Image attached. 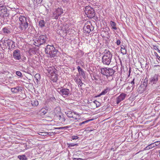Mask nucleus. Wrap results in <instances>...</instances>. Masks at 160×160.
<instances>
[{
    "label": "nucleus",
    "instance_id": "obj_32",
    "mask_svg": "<svg viewBox=\"0 0 160 160\" xmlns=\"http://www.w3.org/2000/svg\"><path fill=\"white\" fill-rule=\"evenodd\" d=\"M18 158L20 159V160H26L27 159V158L25 155H19L18 156Z\"/></svg>",
    "mask_w": 160,
    "mask_h": 160
},
{
    "label": "nucleus",
    "instance_id": "obj_52",
    "mask_svg": "<svg viewBox=\"0 0 160 160\" xmlns=\"http://www.w3.org/2000/svg\"><path fill=\"white\" fill-rule=\"evenodd\" d=\"M157 58H158L159 61H160V56L159 55L158 57H157Z\"/></svg>",
    "mask_w": 160,
    "mask_h": 160
},
{
    "label": "nucleus",
    "instance_id": "obj_54",
    "mask_svg": "<svg viewBox=\"0 0 160 160\" xmlns=\"http://www.w3.org/2000/svg\"><path fill=\"white\" fill-rule=\"evenodd\" d=\"M157 48H158V47L156 46H154V49H155V50H157Z\"/></svg>",
    "mask_w": 160,
    "mask_h": 160
},
{
    "label": "nucleus",
    "instance_id": "obj_4",
    "mask_svg": "<svg viewBox=\"0 0 160 160\" xmlns=\"http://www.w3.org/2000/svg\"><path fill=\"white\" fill-rule=\"evenodd\" d=\"M159 75L158 74H155L149 79L148 85L150 86H152L154 89H157L159 87L158 84V81Z\"/></svg>",
    "mask_w": 160,
    "mask_h": 160
},
{
    "label": "nucleus",
    "instance_id": "obj_59",
    "mask_svg": "<svg viewBox=\"0 0 160 160\" xmlns=\"http://www.w3.org/2000/svg\"><path fill=\"white\" fill-rule=\"evenodd\" d=\"M157 62H158V63H159L160 62L159 61H158V60H157Z\"/></svg>",
    "mask_w": 160,
    "mask_h": 160
},
{
    "label": "nucleus",
    "instance_id": "obj_35",
    "mask_svg": "<svg viewBox=\"0 0 160 160\" xmlns=\"http://www.w3.org/2000/svg\"><path fill=\"white\" fill-rule=\"evenodd\" d=\"M32 141V142L33 144H34L33 146L35 145V147H37L38 146L39 144L38 143L36 142H35V141Z\"/></svg>",
    "mask_w": 160,
    "mask_h": 160
},
{
    "label": "nucleus",
    "instance_id": "obj_51",
    "mask_svg": "<svg viewBox=\"0 0 160 160\" xmlns=\"http://www.w3.org/2000/svg\"><path fill=\"white\" fill-rule=\"evenodd\" d=\"M134 79H133V80L131 82V83L132 84H134Z\"/></svg>",
    "mask_w": 160,
    "mask_h": 160
},
{
    "label": "nucleus",
    "instance_id": "obj_34",
    "mask_svg": "<svg viewBox=\"0 0 160 160\" xmlns=\"http://www.w3.org/2000/svg\"><path fill=\"white\" fill-rule=\"evenodd\" d=\"M78 83L80 85V87H81L82 85L83 84V83L82 82L81 80L79 79L78 80H77Z\"/></svg>",
    "mask_w": 160,
    "mask_h": 160
},
{
    "label": "nucleus",
    "instance_id": "obj_55",
    "mask_svg": "<svg viewBox=\"0 0 160 160\" xmlns=\"http://www.w3.org/2000/svg\"><path fill=\"white\" fill-rule=\"evenodd\" d=\"M140 64H141V66L142 67V66L143 65V64H142L141 63V62H140Z\"/></svg>",
    "mask_w": 160,
    "mask_h": 160
},
{
    "label": "nucleus",
    "instance_id": "obj_22",
    "mask_svg": "<svg viewBox=\"0 0 160 160\" xmlns=\"http://www.w3.org/2000/svg\"><path fill=\"white\" fill-rule=\"evenodd\" d=\"M121 51L123 54H125L127 53L126 50L124 45H122L121 47Z\"/></svg>",
    "mask_w": 160,
    "mask_h": 160
},
{
    "label": "nucleus",
    "instance_id": "obj_39",
    "mask_svg": "<svg viewBox=\"0 0 160 160\" xmlns=\"http://www.w3.org/2000/svg\"><path fill=\"white\" fill-rule=\"evenodd\" d=\"M71 138L72 140H76L78 138V137L76 136H71Z\"/></svg>",
    "mask_w": 160,
    "mask_h": 160
},
{
    "label": "nucleus",
    "instance_id": "obj_46",
    "mask_svg": "<svg viewBox=\"0 0 160 160\" xmlns=\"http://www.w3.org/2000/svg\"><path fill=\"white\" fill-rule=\"evenodd\" d=\"M62 1L64 3H67L69 2V0H62Z\"/></svg>",
    "mask_w": 160,
    "mask_h": 160
},
{
    "label": "nucleus",
    "instance_id": "obj_3",
    "mask_svg": "<svg viewBox=\"0 0 160 160\" xmlns=\"http://www.w3.org/2000/svg\"><path fill=\"white\" fill-rule=\"evenodd\" d=\"M101 72L102 74L105 75L108 78L111 76L112 78L111 80H112L113 79V76L115 71L112 68H101Z\"/></svg>",
    "mask_w": 160,
    "mask_h": 160
},
{
    "label": "nucleus",
    "instance_id": "obj_13",
    "mask_svg": "<svg viewBox=\"0 0 160 160\" xmlns=\"http://www.w3.org/2000/svg\"><path fill=\"white\" fill-rule=\"evenodd\" d=\"M13 57L16 60H19L21 58V52L18 49L15 50L13 53Z\"/></svg>",
    "mask_w": 160,
    "mask_h": 160
},
{
    "label": "nucleus",
    "instance_id": "obj_60",
    "mask_svg": "<svg viewBox=\"0 0 160 160\" xmlns=\"http://www.w3.org/2000/svg\"><path fill=\"white\" fill-rule=\"evenodd\" d=\"M120 81H122V80H121V79H120Z\"/></svg>",
    "mask_w": 160,
    "mask_h": 160
},
{
    "label": "nucleus",
    "instance_id": "obj_43",
    "mask_svg": "<svg viewBox=\"0 0 160 160\" xmlns=\"http://www.w3.org/2000/svg\"><path fill=\"white\" fill-rule=\"evenodd\" d=\"M145 79L144 80V82L143 83V85L144 86H145V87H146L147 85V82H146L147 81V80H146V81H145Z\"/></svg>",
    "mask_w": 160,
    "mask_h": 160
},
{
    "label": "nucleus",
    "instance_id": "obj_21",
    "mask_svg": "<svg viewBox=\"0 0 160 160\" xmlns=\"http://www.w3.org/2000/svg\"><path fill=\"white\" fill-rule=\"evenodd\" d=\"M31 102L32 105L33 106L36 107L38 105V101L36 99L32 100Z\"/></svg>",
    "mask_w": 160,
    "mask_h": 160
},
{
    "label": "nucleus",
    "instance_id": "obj_26",
    "mask_svg": "<svg viewBox=\"0 0 160 160\" xmlns=\"http://www.w3.org/2000/svg\"><path fill=\"white\" fill-rule=\"evenodd\" d=\"M3 32L4 33L9 34L10 33V29L7 27H4L3 29Z\"/></svg>",
    "mask_w": 160,
    "mask_h": 160
},
{
    "label": "nucleus",
    "instance_id": "obj_24",
    "mask_svg": "<svg viewBox=\"0 0 160 160\" xmlns=\"http://www.w3.org/2000/svg\"><path fill=\"white\" fill-rule=\"evenodd\" d=\"M155 147V144H154V143H152L150 144L148 146H147L144 149V150H149L151 148H152Z\"/></svg>",
    "mask_w": 160,
    "mask_h": 160
},
{
    "label": "nucleus",
    "instance_id": "obj_6",
    "mask_svg": "<svg viewBox=\"0 0 160 160\" xmlns=\"http://www.w3.org/2000/svg\"><path fill=\"white\" fill-rule=\"evenodd\" d=\"M20 24L19 28L22 30H25L28 27V24L27 21V19L24 16H21L19 17Z\"/></svg>",
    "mask_w": 160,
    "mask_h": 160
},
{
    "label": "nucleus",
    "instance_id": "obj_5",
    "mask_svg": "<svg viewBox=\"0 0 160 160\" xmlns=\"http://www.w3.org/2000/svg\"><path fill=\"white\" fill-rule=\"evenodd\" d=\"M47 71L48 73V76L51 77V79L54 82H56L58 80L57 74L55 73V69L53 67H50L48 68Z\"/></svg>",
    "mask_w": 160,
    "mask_h": 160
},
{
    "label": "nucleus",
    "instance_id": "obj_45",
    "mask_svg": "<svg viewBox=\"0 0 160 160\" xmlns=\"http://www.w3.org/2000/svg\"><path fill=\"white\" fill-rule=\"evenodd\" d=\"M73 160H83V159L81 158H73Z\"/></svg>",
    "mask_w": 160,
    "mask_h": 160
},
{
    "label": "nucleus",
    "instance_id": "obj_37",
    "mask_svg": "<svg viewBox=\"0 0 160 160\" xmlns=\"http://www.w3.org/2000/svg\"><path fill=\"white\" fill-rule=\"evenodd\" d=\"M16 73L17 75L20 77H21L22 76V74L20 71H17Z\"/></svg>",
    "mask_w": 160,
    "mask_h": 160
},
{
    "label": "nucleus",
    "instance_id": "obj_30",
    "mask_svg": "<svg viewBox=\"0 0 160 160\" xmlns=\"http://www.w3.org/2000/svg\"><path fill=\"white\" fill-rule=\"evenodd\" d=\"M67 145H68V147L69 148H71L73 147H74L75 146H77L78 145V143H67Z\"/></svg>",
    "mask_w": 160,
    "mask_h": 160
},
{
    "label": "nucleus",
    "instance_id": "obj_31",
    "mask_svg": "<svg viewBox=\"0 0 160 160\" xmlns=\"http://www.w3.org/2000/svg\"><path fill=\"white\" fill-rule=\"evenodd\" d=\"M45 22L43 20H41L39 22V25L41 28H43L45 26Z\"/></svg>",
    "mask_w": 160,
    "mask_h": 160
},
{
    "label": "nucleus",
    "instance_id": "obj_48",
    "mask_svg": "<svg viewBox=\"0 0 160 160\" xmlns=\"http://www.w3.org/2000/svg\"><path fill=\"white\" fill-rule=\"evenodd\" d=\"M26 59V58L25 57H23L22 60L23 62H25Z\"/></svg>",
    "mask_w": 160,
    "mask_h": 160
},
{
    "label": "nucleus",
    "instance_id": "obj_42",
    "mask_svg": "<svg viewBox=\"0 0 160 160\" xmlns=\"http://www.w3.org/2000/svg\"><path fill=\"white\" fill-rule=\"evenodd\" d=\"M93 120V119H88V120H85L84 121H85V123H87L89 122L90 121H92Z\"/></svg>",
    "mask_w": 160,
    "mask_h": 160
},
{
    "label": "nucleus",
    "instance_id": "obj_17",
    "mask_svg": "<svg viewBox=\"0 0 160 160\" xmlns=\"http://www.w3.org/2000/svg\"><path fill=\"white\" fill-rule=\"evenodd\" d=\"M11 90L13 93H17L22 92V91H23V88L21 87L17 86L15 88H12Z\"/></svg>",
    "mask_w": 160,
    "mask_h": 160
},
{
    "label": "nucleus",
    "instance_id": "obj_33",
    "mask_svg": "<svg viewBox=\"0 0 160 160\" xmlns=\"http://www.w3.org/2000/svg\"><path fill=\"white\" fill-rule=\"evenodd\" d=\"M27 144H28V145L31 148L35 147V145L33 146V145H34V144L32 143L31 141H28V143Z\"/></svg>",
    "mask_w": 160,
    "mask_h": 160
},
{
    "label": "nucleus",
    "instance_id": "obj_58",
    "mask_svg": "<svg viewBox=\"0 0 160 160\" xmlns=\"http://www.w3.org/2000/svg\"><path fill=\"white\" fill-rule=\"evenodd\" d=\"M106 32V33L107 34H108V32Z\"/></svg>",
    "mask_w": 160,
    "mask_h": 160
},
{
    "label": "nucleus",
    "instance_id": "obj_29",
    "mask_svg": "<svg viewBox=\"0 0 160 160\" xmlns=\"http://www.w3.org/2000/svg\"><path fill=\"white\" fill-rule=\"evenodd\" d=\"M20 93V95L18 96L19 98L21 99H25L26 97V96L25 94L23 93L22 92Z\"/></svg>",
    "mask_w": 160,
    "mask_h": 160
},
{
    "label": "nucleus",
    "instance_id": "obj_41",
    "mask_svg": "<svg viewBox=\"0 0 160 160\" xmlns=\"http://www.w3.org/2000/svg\"><path fill=\"white\" fill-rule=\"evenodd\" d=\"M41 111H42V112L44 114H45L47 112V110H45L44 109H42L41 110Z\"/></svg>",
    "mask_w": 160,
    "mask_h": 160
},
{
    "label": "nucleus",
    "instance_id": "obj_47",
    "mask_svg": "<svg viewBox=\"0 0 160 160\" xmlns=\"http://www.w3.org/2000/svg\"><path fill=\"white\" fill-rule=\"evenodd\" d=\"M85 124V121H84L82 122H81L79 123V126H81L82 124Z\"/></svg>",
    "mask_w": 160,
    "mask_h": 160
},
{
    "label": "nucleus",
    "instance_id": "obj_14",
    "mask_svg": "<svg viewBox=\"0 0 160 160\" xmlns=\"http://www.w3.org/2000/svg\"><path fill=\"white\" fill-rule=\"evenodd\" d=\"M83 30L85 32H86L87 33H89L91 31L94 30V27L91 24L90 25L86 24L83 27Z\"/></svg>",
    "mask_w": 160,
    "mask_h": 160
},
{
    "label": "nucleus",
    "instance_id": "obj_8",
    "mask_svg": "<svg viewBox=\"0 0 160 160\" xmlns=\"http://www.w3.org/2000/svg\"><path fill=\"white\" fill-rule=\"evenodd\" d=\"M57 90L60 95L64 98L67 97L70 92L69 89L65 88L63 87L58 88Z\"/></svg>",
    "mask_w": 160,
    "mask_h": 160
},
{
    "label": "nucleus",
    "instance_id": "obj_11",
    "mask_svg": "<svg viewBox=\"0 0 160 160\" xmlns=\"http://www.w3.org/2000/svg\"><path fill=\"white\" fill-rule=\"evenodd\" d=\"M63 13V10L61 8H58L56 9L53 12V14L52 16V19H58L59 16Z\"/></svg>",
    "mask_w": 160,
    "mask_h": 160
},
{
    "label": "nucleus",
    "instance_id": "obj_23",
    "mask_svg": "<svg viewBox=\"0 0 160 160\" xmlns=\"http://www.w3.org/2000/svg\"><path fill=\"white\" fill-rule=\"evenodd\" d=\"M91 104L93 106H96V107H98L100 106V103L99 102L96 101L95 100L93 102H91Z\"/></svg>",
    "mask_w": 160,
    "mask_h": 160
},
{
    "label": "nucleus",
    "instance_id": "obj_1",
    "mask_svg": "<svg viewBox=\"0 0 160 160\" xmlns=\"http://www.w3.org/2000/svg\"><path fill=\"white\" fill-rule=\"evenodd\" d=\"M45 53L49 55L50 58L54 57L56 56L58 50L52 45H47L45 48Z\"/></svg>",
    "mask_w": 160,
    "mask_h": 160
},
{
    "label": "nucleus",
    "instance_id": "obj_9",
    "mask_svg": "<svg viewBox=\"0 0 160 160\" xmlns=\"http://www.w3.org/2000/svg\"><path fill=\"white\" fill-rule=\"evenodd\" d=\"M9 12L6 6H3L2 4H0V16L1 17H8L9 15Z\"/></svg>",
    "mask_w": 160,
    "mask_h": 160
},
{
    "label": "nucleus",
    "instance_id": "obj_40",
    "mask_svg": "<svg viewBox=\"0 0 160 160\" xmlns=\"http://www.w3.org/2000/svg\"><path fill=\"white\" fill-rule=\"evenodd\" d=\"M42 0H36V4H38L41 3L42 2Z\"/></svg>",
    "mask_w": 160,
    "mask_h": 160
},
{
    "label": "nucleus",
    "instance_id": "obj_53",
    "mask_svg": "<svg viewBox=\"0 0 160 160\" xmlns=\"http://www.w3.org/2000/svg\"><path fill=\"white\" fill-rule=\"evenodd\" d=\"M157 50L158 51V52L160 53V50L158 49V48H157Z\"/></svg>",
    "mask_w": 160,
    "mask_h": 160
},
{
    "label": "nucleus",
    "instance_id": "obj_50",
    "mask_svg": "<svg viewBox=\"0 0 160 160\" xmlns=\"http://www.w3.org/2000/svg\"><path fill=\"white\" fill-rule=\"evenodd\" d=\"M154 54H155V55L157 57V58L159 56L158 55V53L156 52H154Z\"/></svg>",
    "mask_w": 160,
    "mask_h": 160
},
{
    "label": "nucleus",
    "instance_id": "obj_10",
    "mask_svg": "<svg viewBox=\"0 0 160 160\" xmlns=\"http://www.w3.org/2000/svg\"><path fill=\"white\" fill-rule=\"evenodd\" d=\"M37 41L38 43L37 46H40L43 44H45L48 40V38L46 35H42L39 36V38H37Z\"/></svg>",
    "mask_w": 160,
    "mask_h": 160
},
{
    "label": "nucleus",
    "instance_id": "obj_15",
    "mask_svg": "<svg viewBox=\"0 0 160 160\" xmlns=\"http://www.w3.org/2000/svg\"><path fill=\"white\" fill-rule=\"evenodd\" d=\"M65 113L68 117L72 118L75 120H77L78 119L77 117H78V114L71 111H67L65 112Z\"/></svg>",
    "mask_w": 160,
    "mask_h": 160
},
{
    "label": "nucleus",
    "instance_id": "obj_12",
    "mask_svg": "<svg viewBox=\"0 0 160 160\" xmlns=\"http://www.w3.org/2000/svg\"><path fill=\"white\" fill-rule=\"evenodd\" d=\"M54 118L58 122L62 123H64L66 120L64 115L61 113L56 114L54 116Z\"/></svg>",
    "mask_w": 160,
    "mask_h": 160
},
{
    "label": "nucleus",
    "instance_id": "obj_2",
    "mask_svg": "<svg viewBox=\"0 0 160 160\" xmlns=\"http://www.w3.org/2000/svg\"><path fill=\"white\" fill-rule=\"evenodd\" d=\"M105 51L106 52L102 58V62L103 64L108 65L111 63L112 55L109 51L106 50Z\"/></svg>",
    "mask_w": 160,
    "mask_h": 160
},
{
    "label": "nucleus",
    "instance_id": "obj_44",
    "mask_svg": "<svg viewBox=\"0 0 160 160\" xmlns=\"http://www.w3.org/2000/svg\"><path fill=\"white\" fill-rule=\"evenodd\" d=\"M121 42L120 41L119 39H118V40H117V41L116 44H117V45H119L120 44Z\"/></svg>",
    "mask_w": 160,
    "mask_h": 160
},
{
    "label": "nucleus",
    "instance_id": "obj_27",
    "mask_svg": "<svg viewBox=\"0 0 160 160\" xmlns=\"http://www.w3.org/2000/svg\"><path fill=\"white\" fill-rule=\"evenodd\" d=\"M34 78L36 81L38 82L40 80V75L39 73H37L34 76Z\"/></svg>",
    "mask_w": 160,
    "mask_h": 160
},
{
    "label": "nucleus",
    "instance_id": "obj_20",
    "mask_svg": "<svg viewBox=\"0 0 160 160\" xmlns=\"http://www.w3.org/2000/svg\"><path fill=\"white\" fill-rule=\"evenodd\" d=\"M93 77L96 81H98L100 79V75L95 74L93 75Z\"/></svg>",
    "mask_w": 160,
    "mask_h": 160
},
{
    "label": "nucleus",
    "instance_id": "obj_19",
    "mask_svg": "<svg viewBox=\"0 0 160 160\" xmlns=\"http://www.w3.org/2000/svg\"><path fill=\"white\" fill-rule=\"evenodd\" d=\"M77 69L79 72V75L82 76V77L83 78L85 79L86 78V76L83 70L79 66H78L77 67Z\"/></svg>",
    "mask_w": 160,
    "mask_h": 160
},
{
    "label": "nucleus",
    "instance_id": "obj_25",
    "mask_svg": "<svg viewBox=\"0 0 160 160\" xmlns=\"http://www.w3.org/2000/svg\"><path fill=\"white\" fill-rule=\"evenodd\" d=\"M110 90V89L108 88H107L106 89H105L103 91H102L99 94L98 96L99 97L102 95H105L107 92H109Z\"/></svg>",
    "mask_w": 160,
    "mask_h": 160
},
{
    "label": "nucleus",
    "instance_id": "obj_56",
    "mask_svg": "<svg viewBox=\"0 0 160 160\" xmlns=\"http://www.w3.org/2000/svg\"><path fill=\"white\" fill-rule=\"evenodd\" d=\"M159 66V65H155L154 66V67H157V66Z\"/></svg>",
    "mask_w": 160,
    "mask_h": 160
},
{
    "label": "nucleus",
    "instance_id": "obj_49",
    "mask_svg": "<svg viewBox=\"0 0 160 160\" xmlns=\"http://www.w3.org/2000/svg\"><path fill=\"white\" fill-rule=\"evenodd\" d=\"M145 68H146L148 69V65L146 62H145Z\"/></svg>",
    "mask_w": 160,
    "mask_h": 160
},
{
    "label": "nucleus",
    "instance_id": "obj_38",
    "mask_svg": "<svg viewBox=\"0 0 160 160\" xmlns=\"http://www.w3.org/2000/svg\"><path fill=\"white\" fill-rule=\"evenodd\" d=\"M71 127L70 126H68L66 127H60V128H58V129H65L66 128H71Z\"/></svg>",
    "mask_w": 160,
    "mask_h": 160
},
{
    "label": "nucleus",
    "instance_id": "obj_18",
    "mask_svg": "<svg viewBox=\"0 0 160 160\" xmlns=\"http://www.w3.org/2000/svg\"><path fill=\"white\" fill-rule=\"evenodd\" d=\"M126 96V94L122 93L116 98V103L117 104L123 100Z\"/></svg>",
    "mask_w": 160,
    "mask_h": 160
},
{
    "label": "nucleus",
    "instance_id": "obj_28",
    "mask_svg": "<svg viewBox=\"0 0 160 160\" xmlns=\"http://www.w3.org/2000/svg\"><path fill=\"white\" fill-rule=\"evenodd\" d=\"M110 23L112 29L115 30L117 29V28L116 27V23L115 22L112 21H111L110 22Z\"/></svg>",
    "mask_w": 160,
    "mask_h": 160
},
{
    "label": "nucleus",
    "instance_id": "obj_7",
    "mask_svg": "<svg viewBox=\"0 0 160 160\" xmlns=\"http://www.w3.org/2000/svg\"><path fill=\"white\" fill-rule=\"evenodd\" d=\"M85 12L87 17L92 18L95 16V12L93 8L90 6H87L85 7Z\"/></svg>",
    "mask_w": 160,
    "mask_h": 160
},
{
    "label": "nucleus",
    "instance_id": "obj_36",
    "mask_svg": "<svg viewBox=\"0 0 160 160\" xmlns=\"http://www.w3.org/2000/svg\"><path fill=\"white\" fill-rule=\"evenodd\" d=\"M153 143L155 144V146H158L160 145V141H157Z\"/></svg>",
    "mask_w": 160,
    "mask_h": 160
},
{
    "label": "nucleus",
    "instance_id": "obj_16",
    "mask_svg": "<svg viewBox=\"0 0 160 160\" xmlns=\"http://www.w3.org/2000/svg\"><path fill=\"white\" fill-rule=\"evenodd\" d=\"M4 43L7 44V46L8 47V49L9 50H11L15 47L14 42L11 40H6L4 41Z\"/></svg>",
    "mask_w": 160,
    "mask_h": 160
},
{
    "label": "nucleus",
    "instance_id": "obj_57",
    "mask_svg": "<svg viewBox=\"0 0 160 160\" xmlns=\"http://www.w3.org/2000/svg\"><path fill=\"white\" fill-rule=\"evenodd\" d=\"M34 2H36V0H34Z\"/></svg>",
    "mask_w": 160,
    "mask_h": 160
}]
</instances>
